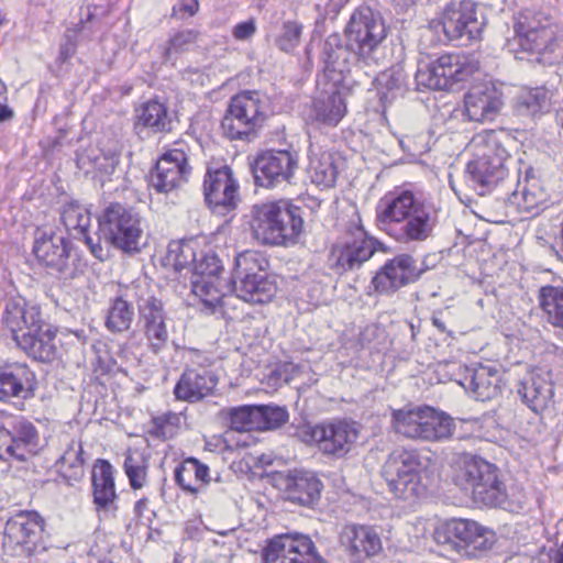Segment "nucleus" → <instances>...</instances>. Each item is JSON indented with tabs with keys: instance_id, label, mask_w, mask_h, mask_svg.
I'll return each mask as SVG.
<instances>
[{
	"instance_id": "obj_62",
	"label": "nucleus",
	"mask_w": 563,
	"mask_h": 563,
	"mask_svg": "<svg viewBox=\"0 0 563 563\" xmlns=\"http://www.w3.org/2000/svg\"><path fill=\"white\" fill-rule=\"evenodd\" d=\"M169 419H177V418H176L175 415L169 413V415H164V416H161V417H155L153 419V422L156 426L157 432L159 434L166 435L165 423H167L169 421Z\"/></svg>"
},
{
	"instance_id": "obj_34",
	"label": "nucleus",
	"mask_w": 563,
	"mask_h": 563,
	"mask_svg": "<svg viewBox=\"0 0 563 563\" xmlns=\"http://www.w3.org/2000/svg\"><path fill=\"white\" fill-rule=\"evenodd\" d=\"M429 406L405 407L394 410L391 426L396 433L411 440H421Z\"/></svg>"
},
{
	"instance_id": "obj_43",
	"label": "nucleus",
	"mask_w": 563,
	"mask_h": 563,
	"mask_svg": "<svg viewBox=\"0 0 563 563\" xmlns=\"http://www.w3.org/2000/svg\"><path fill=\"white\" fill-rule=\"evenodd\" d=\"M191 290L205 306L216 308L223 303L230 287L221 278H192Z\"/></svg>"
},
{
	"instance_id": "obj_15",
	"label": "nucleus",
	"mask_w": 563,
	"mask_h": 563,
	"mask_svg": "<svg viewBox=\"0 0 563 563\" xmlns=\"http://www.w3.org/2000/svg\"><path fill=\"white\" fill-rule=\"evenodd\" d=\"M264 563H327L312 540L301 533H285L271 539L263 551Z\"/></svg>"
},
{
	"instance_id": "obj_45",
	"label": "nucleus",
	"mask_w": 563,
	"mask_h": 563,
	"mask_svg": "<svg viewBox=\"0 0 563 563\" xmlns=\"http://www.w3.org/2000/svg\"><path fill=\"white\" fill-rule=\"evenodd\" d=\"M550 107L551 98L543 87L521 91L516 101V109L521 115L534 117L549 111Z\"/></svg>"
},
{
	"instance_id": "obj_18",
	"label": "nucleus",
	"mask_w": 563,
	"mask_h": 563,
	"mask_svg": "<svg viewBox=\"0 0 563 563\" xmlns=\"http://www.w3.org/2000/svg\"><path fill=\"white\" fill-rule=\"evenodd\" d=\"M493 538L492 531L468 519H452L434 531V540L438 543L461 544L473 550L490 548Z\"/></svg>"
},
{
	"instance_id": "obj_22",
	"label": "nucleus",
	"mask_w": 563,
	"mask_h": 563,
	"mask_svg": "<svg viewBox=\"0 0 563 563\" xmlns=\"http://www.w3.org/2000/svg\"><path fill=\"white\" fill-rule=\"evenodd\" d=\"M455 380L481 401L498 397L505 386L503 371L496 364H477L474 367H463L462 377L455 378Z\"/></svg>"
},
{
	"instance_id": "obj_21",
	"label": "nucleus",
	"mask_w": 563,
	"mask_h": 563,
	"mask_svg": "<svg viewBox=\"0 0 563 563\" xmlns=\"http://www.w3.org/2000/svg\"><path fill=\"white\" fill-rule=\"evenodd\" d=\"M140 324L147 340L148 347L158 353L166 345L169 334L163 302L156 297L137 294Z\"/></svg>"
},
{
	"instance_id": "obj_40",
	"label": "nucleus",
	"mask_w": 563,
	"mask_h": 563,
	"mask_svg": "<svg viewBox=\"0 0 563 563\" xmlns=\"http://www.w3.org/2000/svg\"><path fill=\"white\" fill-rule=\"evenodd\" d=\"M60 475L70 482H78L85 474V457L80 441L71 440L57 461Z\"/></svg>"
},
{
	"instance_id": "obj_24",
	"label": "nucleus",
	"mask_w": 563,
	"mask_h": 563,
	"mask_svg": "<svg viewBox=\"0 0 563 563\" xmlns=\"http://www.w3.org/2000/svg\"><path fill=\"white\" fill-rule=\"evenodd\" d=\"M503 93L490 82L473 86L464 97V113L470 121L485 123L496 119L503 108Z\"/></svg>"
},
{
	"instance_id": "obj_6",
	"label": "nucleus",
	"mask_w": 563,
	"mask_h": 563,
	"mask_svg": "<svg viewBox=\"0 0 563 563\" xmlns=\"http://www.w3.org/2000/svg\"><path fill=\"white\" fill-rule=\"evenodd\" d=\"M518 45L536 56V60L552 65L563 59V47L558 41L556 26L541 13L522 12L515 23Z\"/></svg>"
},
{
	"instance_id": "obj_64",
	"label": "nucleus",
	"mask_w": 563,
	"mask_h": 563,
	"mask_svg": "<svg viewBox=\"0 0 563 563\" xmlns=\"http://www.w3.org/2000/svg\"><path fill=\"white\" fill-rule=\"evenodd\" d=\"M556 122L561 126V129H563V108H561L556 112Z\"/></svg>"
},
{
	"instance_id": "obj_20",
	"label": "nucleus",
	"mask_w": 563,
	"mask_h": 563,
	"mask_svg": "<svg viewBox=\"0 0 563 563\" xmlns=\"http://www.w3.org/2000/svg\"><path fill=\"white\" fill-rule=\"evenodd\" d=\"M424 272L417 260L408 254H400L387 261L375 274L372 286L377 292L391 294L416 282Z\"/></svg>"
},
{
	"instance_id": "obj_35",
	"label": "nucleus",
	"mask_w": 563,
	"mask_h": 563,
	"mask_svg": "<svg viewBox=\"0 0 563 563\" xmlns=\"http://www.w3.org/2000/svg\"><path fill=\"white\" fill-rule=\"evenodd\" d=\"M307 174L310 180L317 186L325 188L332 187L338 176L334 155L331 152L323 151L319 146L311 145L309 148Z\"/></svg>"
},
{
	"instance_id": "obj_41",
	"label": "nucleus",
	"mask_w": 563,
	"mask_h": 563,
	"mask_svg": "<svg viewBox=\"0 0 563 563\" xmlns=\"http://www.w3.org/2000/svg\"><path fill=\"white\" fill-rule=\"evenodd\" d=\"M172 119L166 106L158 100H150L137 110L136 128L142 125L154 132L170 130Z\"/></svg>"
},
{
	"instance_id": "obj_50",
	"label": "nucleus",
	"mask_w": 563,
	"mask_h": 563,
	"mask_svg": "<svg viewBox=\"0 0 563 563\" xmlns=\"http://www.w3.org/2000/svg\"><path fill=\"white\" fill-rule=\"evenodd\" d=\"M303 25L297 20H287L282 23L275 37V45L284 53L294 52L300 44Z\"/></svg>"
},
{
	"instance_id": "obj_17",
	"label": "nucleus",
	"mask_w": 563,
	"mask_h": 563,
	"mask_svg": "<svg viewBox=\"0 0 563 563\" xmlns=\"http://www.w3.org/2000/svg\"><path fill=\"white\" fill-rule=\"evenodd\" d=\"M190 173L184 148H170L158 158L151 175V185L157 192L168 194L186 184Z\"/></svg>"
},
{
	"instance_id": "obj_14",
	"label": "nucleus",
	"mask_w": 563,
	"mask_h": 563,
	"mask_svg": "<svg viewBox=\"0 0 563 563\" xmlns=\"http://www.w3.org/2000/svg\"><path fill=\"white\" fill-rule=\"evenodd\" d=\"M358 433L356 422L334 419L309 428L307 435L322 454L341 459L352 450Z\"/></svg>"
},
{
	"instance_id": "obj_1",
	"label": "nucleus",
	"mask_w": 563,
	"mask_h": 563,
	"mask_svg": "<svg viewBox=\"0 0 563 563\" xmlns=\"http://www.w3.org/2000/svg\"><path fill=\"white\" fill-rule=\"evenodd\" d=\"M377 220L398 242H422L438 224V210L410 190L395 189L379 201Z\"/></svg>"
},
{
	"instance_id": "obj_57",
	"label": "nucleus",
	"mask_w": 563,
	"mask_h": 563,
	"mask_svg": "<svg viewBox=\"0 0 563 563\" xmlns=\"http://www.w3.org/2000/svg\"><path fill=\"white\" fill-rule=\"evenodd\" d=\"M15 459L21 461L22 449L14 443L13 433L0 428V460Z\"/></svg>"
},
{
	"instance_id": "obj_54",
	"label": "nucleus",
	"mask_w": 563,
	"mask_h": 563,
	"mask_svg": "<svg viewBox=\"0 0 563 563\" xmlns=\"http://www.w3.org/2000/svg\"><path fill=\"white\" fill-rule=\"evenodd\" d=\"M192 278H220L222 265L214 254H205L199 260L195 258Z\"/></svg>"
},
{
	"instance_id": "obj_26",
	"label": "nucleus",
	"mask_w": 563,
	"mask_h": 563,
	"mask_svg": "<svg viewBox=\"0 0 563 563\" xmlns=\"http://www.w3.org/2000/svg\"><path fill=\"white\" fill-rule=\"evenodd\" d=\"M33 253L38 262L58 273H64L68 268L70 246L60 234L38 231Z\"/></svg>"
},
{
	"instance_id": "obj_5",
	"label": "nucleus",
	"mask_w": 563,
	"mask_h": 563,
	"mask_svg": "<svg viewBox=\"0 0 563 563\" xmlns=\"http://www.w3.org/2000/svg\"><path fill=\"white\" fill-rule=\"evenodd\" d=\"M383 477L395 497L412 500L427 495L433 482L430 459L423 460L417 451H393L383 466Z\"/></svg>"
},
{
	"instance_id": "obj_8",
	"label": "nucleus",
	"mask_w": 563,
	"mask_h": 563,
	"mask_svg": "<svg viewBox=\"0 0 563 563\" xmlns=\"http://www.w3.org/2000/svg\"><path fill=\"white\" fill-rule=\"evenodd\" d=\"M98 222L101 238L123 253H140L145 245L142 218L132 209L111 203L104 208Z\"/></svg>"
},
{
	"instance_id": "obj_48",
	"label": "nucleus",
	"mask_w": 563,
	"mask_h": 563,
	"mask_svg": "<svg viewBox=\"0 0 563 563\" xmlns=\"http://www.w3.org/2000/svg\"><path fill=\"white\" fill-rule=\"evenodd\" d=\"M195 252L190 244L173 242L168 245L167 253L163 260L166 268H172L175 272H181L188 265L194 263Z\"/></svg>"
},
{
	"instance_id": "obj_53",
	"label": "nucleus",
	"mask_w": 563,
	"mask_h": 563,
	"mask_svg": "<svg viewBox=\"0 0 563 563\" xmlns=\"http://www.w3.org/2000/svg\"><path fill=\"white\" fill-rule=\"evenodd\" d=\"M124 471L129 477L132 488L140 489L145 485L147 465L142 455L132 453L126 454L124 460Z\"/></svg>"
},
{
	"instance_id": "obj_3",
	"label": "nucleus",
	"mask_w": 563,
	"mask_h": 563,
	"mask_svg": "<svg viewBox=\"0 0 563 563\" xmlns=\"http://www.w3.org/2000/svg\"><path fill=\"white\" fill-rule=\"evenodd\" d=\"M510 143L512 140L505 132L493 130L477 133L470 141L467 150L473 158L467 164V174L479 194L506 177Z\"/></svg>"
},
{
	"instance_id": "obj_7",
	"label": "nucleus",
	"mask_w": 563,
	"mask_h": 563,
	"mask_svg": "<svg viewBox=\"0 0 563 563\" xmlns=\"http://www.w3.org/2000/svg\"><path fill=\"white\" fill-rule=\"evenodd\" d=\"M454 481L463 490L472 494L477 503L489 507L505 503V487L498 479L497 467L481 457L464 456L459 463Z\"/></svg>"
},
{
	"instance_id": "obj_38",
	"label": "nucleus",
	"mask_w": 563,
	"mask_h": 563,
	"mask_svg": "<svg viewBox=\"0 0 563 563\" xmlns=\"http://www.w3.org/2000/svg\"><path fill=\"white\" fill-rule=\"evenodd\" d=\"M537 299L545 321L563 330V286H542Z\"/></svg>"
},
{
	"instance_id": "obj_52",
	"label": "nucleus",
	"mask_w": 563,
	"mask_h": 563,
	"mask_svg": "<svg viewBox=\"0 0 563 563\" xmlns=\"http://www.w3.org/2000/svg\"><path fill=\"white\" fill-rule=\"evenodd\" d=\"M13 437L15 445L22 449L21 461L26 460L36 445L37 432L34 426L26 420H18L14 426Z\"/></svg>"
},
{
	"instance_id": "obj_16",
	"label": "nucleus",
	"mask_w": 563,
	"mask_h": 563,
	"mask_svg": "<svg viewBox=\"0 0 563 563\" xmlns=\"http://www.w3.org/2000/svg\"><path fill=\"white\" fill-rule=\"evenodd\" d=\"M375 252V243L362 228L339 239L331 247L328 263L332 271L343 274L361 267Z\"/></svg>"
},
{
	"instance_id": "obj_59",
	"label": "nucleus",
	"mask_w": 563,
	"mask_h": 563,
	"mask_svg": "<svg viewBox=\"0 0 563 563\" xmlns=\"http://www.w3.org/2000/svg\"><path fill=\"white\" fill-rule=\"evenodd\" d=\"M399 144L404 151L411 155H418L427 151V142L423 134H420L417 137L405 135L399 140Z\"/></svg>"
},
{
	"instance_id": "obj_33",
	"label": "nucleus",
	"mask_w": 563,
	"mask_h": 563,
	"mask_svg": "<svg viewBox=\"0 0 563 563\" xmlns=\"http://www.w3.org/2000/svg\"><path fill=\"white\" fill-rule=\"evenodd\" d=\"M322 483L311 472L295 471L285 478V489L288 498L300 505H309L321 493Z\"/></svg>"
},
{
	"instance_id": "obj_37",
	"label": "nucleus",
	"mask_w": 563,
	"mask_h": 563,
	"mask_svg": "<svg viewBox=\"0 0 563 563\" xmlns=\"http://www.w3.org/2000/svg\"><path fill=\"white\" fill-rule=\"evenodd\" d=\"M346 113V104L336 90L324 91L313 102L314 119L329 126H335Z\"/></svg>"
},
{
	"instance_id": "obj_47",
	"label": "nucleus",
	"mask_w": 563,
	"mask_h": 563,
	"mask_svg": "<svg viewBox=\"0 0 563 563\" xmlns=\"http://www.w3.org/2000/svg\"><path fill=\"white\" fill-rule=\"evenodd\" d=\"M544 200L545 192L536 180L527 183L511 196V203L520 213H533Z\"/></svg>"
},
{
	"instance_id": "obj_13",
	"label": "nucleus",
	"mask_w": 563,
	"mask_h": 563,
	"mask_svg": "<svg viewBox=\"0 0 563 563\" xmlns=\"http://www.w3.org/2000/svg\"><path fill=\"white\" fill-rule=\"evenodd\" d=\"M267 100L255 90H245L231 98L222 120L230 139H243L258 128L266 117Z\"/></svg>"
},
{
	"instance_id": "obj_25",
	"label": "nucleus",
	"mask_w": 563,
	"mask_h": 563,
	"mask_svg": "<svg viewBox=\"0 0 563 563\" xmlns=\"http://www.w3.org/2000/svg\"><path fill=\"white\" fill-rule=\"evenodd\" d=\"M203 192L209 206L235 208L239 201V185L231 168H209L203 181Z\"/></svg>"
},
{
	"instance_id": "obj_12",
	"label": "nucleus",
	"mask_w": 563,
	"mask_h": 563,
	"mask_svg": "<svg viewBox=\"0 0 563 563\" xmlns=\"http://www.w3.org/2000/svg\"><path fill=\"white\" fill-rule=\"evenodd\" d=\"M45 520L36 511H19L4 526L3 545L15 555L30 558L49 549Z\"/></svg>"
},
{
	"instance_id": "obj_49",
	"label": "nucleus",
	"mask_w": 563,
	"mask_h": 563,
	"mask_svg": "<svg viewBox=\"0 0 563 563\" xmlns=\"http://www.w3.org/2000/svg\"><path fill=\"white\" fill-rule=\"evenodd\" d=\"M439 67V58L430 63H419L416 71V82L418 87H424L434 90H445V79Z\"/></svg>"
},
{
	"instance_id": "obj_9",
	"label": "nucleus",
	"mask_w": 563,
	"mask_h": 563,
	"mask_svg": "<svg viewBox=\"0 0 563 563\" xmlns=\"http://www.w3.org/2000/svg\"><path fill=\"white\" fill-rule=\"evenodd\" d=\"M266 261L254 251H245L235 256L233 271V290L244 301L265 303L276 292V282L264 268Z\"/></svg>"
},
{
	"instance_id": "obj_2",
	"label": "nucleus",
	"mask_w": 563,
	"mask_h": 563,
	"mask_svg": "<svg viewBox=\"0 0 563 563\" xmlns=\"http://www.w3.org/2000/svg\"><path fill=\"white\" fill-rule=\"evenodd\" d=\"M3 321L29 356L41 362L55 358V333L41 319L38 307L29 305L22 297L11 298L5 305Z\"/></svg>"
},
{
	"instance_id": "obj_42",
	"label": "nucleus",
	"mask_w": 563,
	"mask_h": 563,
	"mask_svg": "<svg viewBox=\"0 0 563 563\" xmlns=\"http://www.w3.org/2000/svg\"><path fill=\"white\" fill-rule=\"evenodd\" d=\"M134 320V308L122 295L110 300L106 314V328L112 333L128 331Z\"/></svg>"
},
{
	"instance_id": "obj_61",
	"label": "nucleus",
	"mask_w": 563,
	"mask_h": 563,
	"mask_svg": "<svg viewBox=\"0 0 563 563\" xmlns=\"http://www.w3.org/2000/svg\"><path fill=\"white\" fill-rule=\"evenodd\" d=\"M179 10L192 16L199 10V2L197 0H184L179 5Z\"/></svg>"
},
{
	"instance_id": "obj_30",
	"label": "nucleus",
	"mask_w": 563,
	"mask_h": 563,
	"mask_svg": "<svg viewBox=\"0 0 563 563\" xmlns=\"http://www.w3.org/2000/svg\"><path fill=\"white\" fill-rule=\"evenodd\" d=\"M217 386L216 377L206 369H186L175 386L177 399L195 402L210 395Z\"/></svg>"
},
{
	"instance_id": "obj_56",
	"label": "nucleus",
	"mask_w": 563,
	"mask_h": 563,
	"mask_svg": "<svg viewBox=\"0 0 563 563\" xmlns=\"http://www.w3.org/2000/svg\"><path fill=\"white\" fill-rule=\"evenodd\" d=\"M378 91H402L404 74L400 68H390L377 77Z\"/></svg>"
},
{
	"instance_id": "obj_51",
	"label": "nucleus",
	"mask_w": 563,
	"mask_h": 563,
	"mask_svg": "<svg viewBox=\"0 0 563 563\" xmlns=\"http://www.w3.org/2000/svg\"><path fill=\"white\" fill-rule=\"evenodd\" d=\"M198 35L199 33L196 30L185 29L177 31L163 47V59L168 62L175 55L188 51L197 42Z\"/></svg>"
},
{
	"instance_id": "obj_32",
	"label": "nucleus",
	"mask_w": 563,
	"mask_h": 563,
	"mask_svg": "<svg viewBox=\"0 0 563 563\" xmlns=\"http://www.w3.org/2000/svg\"><path fill=\"white\" fill-rule=\"evenodd\" d=\"M93 501L98 510H115V487L113 467L106 460H99L92 470Z\"/></svg>"
},
{
	"instance_id": "obj_23",
	"label": "nucleus",
	"mask_w": 563,
	"mask_h": 563,
	"mask_svg": "<svg viewBox=\"0 0 563 563\" xmlns=\"http://www.w3.org/2000/svg\"><path fill=\"white\" fill-rule=\"evenodd\" d=\"M297 164V157L288 151L263 153L253 166L255 183L262 187H272L282 181H288Z\"/></svg>"
},
{
	"instance_id": "obj_10",
	"label": "nucleus",
	"mask_w": 563,
	"mask_h": 563,
	"mask_svg": "<svg viewBox=\"0 0 563 563\" xmlns=\"http://www.w3.org/2000/svg\"><path fill=\"white\" fill-rule=\"evenodd\" d=\"M346 47L366 66L378 65L377 49L387 36V27L379 13L369 8L356 10L345 26Z\"/></svg>"
},
{
	"instance_id": "obj_29",
	"label": "nucleus",
	"mask_w": 563,
	"mask_h": 563,
	"mask_svg": "<svg viewBox=\"0 0 563 563\" xmlns=\"http://www.w3.org/2000/svg\"><path fill=\"white\" fill-rule=\"evenodd\" d=\"M60 216L68 233L75 239H82L96 258L103 261L107 257V252L100 243H95L88 235L91 220L90 213L85 207L76 202H69L63 207Z\"/></svg>"
},
{
	"instance_id": "obj_46",
	"label": "nucleus",
	"mask_w": 563,
	"mask_h": 563,
	"mask_svg": "<svg viewBox=\"0 0 563 563\" xmlns=\"http://www.w3.org/2000/svg\"><path fill=\"white\" fill-rule=\"evenodd\" d=\"M347 48L341 45V40L338 35H331L327 38L322 52V60L325 69L330 71H338L344 74L349 71L347 66Z\"/></svg>"
},
{
	"instance_id": "obj_28",
	"label": "nucleus",
	"mask_w": 563,
	"mask_h": 563,
	"mask_svg": "<svg viewBox=\"0 0 563 563\" xmlns=\"http://www.w3.org/2000/svg\"><path fill=\"white\" fill-rule=\"evenodd\" d=\"M34 386V373L26 365L14 363L0 368V400L29 398L33 395Z\"/></svg>"
},
{
	"instance_id": "obj_36",
	"label": "nucleus",
	"mask_w": 563,
	"mask_h": 563,
	"mask_svg": "<svg viewBox=\"0 0 563 563\" xmlns=\"http://www.w3.org/2000/svg\"><path fill=\"white\" fill-rule=\"evenodd\" d=\"M438 58L440 70L444 75L446 89H450L460 81L468 79L479 69V63L473 56L444 54Z\"/></svg>"
},
{
	"instance_id": "obj_58",
	"label": "nucleus",
	"mask_w": 563,
	"mask_h": 563,
	"mask_svg": "<svg viewBox=\"0 0 563 563\" xmlns=\"http://www.w3.org/2000/svg\"><path fill=\"white\" fill-rule=\"evenodd\" d=\"M257 31V23L255 18H249L245 21L236 23L231 31L235 41L247 42L253 38Z\"/></svg>"
},
{
	"instance_id": "obj_60",
	"label": "nucleus",
	"mask_w": 563,
	"mask_h": 563,
	"mask_svg": "<svg viewBox=\"0 0 563 563\" xmlns=\"http://www.w3.org/2000/svg\"><path fill=\"white\" fill-rule=\"evenodd\" d=\"M92 164L95 170L100 175H110L115 169L118 158L113 156L95 157Z\"/></svg>"
},
{
	"instance_id": "obj_11",
	"label": "nucleus",
	"mask_w": 563,
	"mask_h": 563,
	"mask_svg": "<svg viewBox=\"0 0 563 563\" xmlns=\"http://www.w3.org/2000/svg\"><path fill=\"white\" fill-rule=\"evenodd\" d=\"M487 21L485 14L472 0L451 2L445 5L439 19L429 24L434 32L442 31L446 41L471 43L482 38Z\"/></svg>"
},
{
	"instance_id": "obj_44",
	"label": "nucleus",
	"mask_w": 563,
	"mask_h": 563,
	"mask_svg": "<svg viewBox=\"0 0 563 563\" xmlns=\"http://www.w3.org/2000/svg\"><path fill=\"white\" fill-rule=\"evenodd\" d=\"M453 429L454 421L449 415L429 407L422 441L435 442L448 440L453 435Z\"/></svg>"
},
{
	"instance_id": "obj_39",
	"label": "nucleus",
	"mask_w": 563,
	"mask_h": 563,
	"mask_svg": "<svg viewBox=\"0 0 563 563\" xmlns=\"http://www.w3.org/2000/svg\"><path fill=\"white\" fill-rule=\"evenodd\" d=\"M219 415L231 430L244 432L260 429L261 413L256 405L223 408Z\"/></svg>"
},
{
	"instance_id": "obj_27",
	"label": "nucleus",
	"mask_w": 563,
	"mask_h": 563,
	"mask_svg": "<svg viewBox=\"0 0 563 563\" xmlns=\"http://www.w3.org/2000/svg\"><path fill=\"white\" fill-rule=\"evenodd\" d=\"M518 394L532 411L547 409L554 394L550 373L542 368L531 369L520 382Z\"/></svg>"
},
{
	"instance_id": "obj_4",
	"label": "nucleus",
	"mask_w": 563,
	"mask_h": 563,
	"mask_svg": "<svg viewBox=\"0 0 563 563\" xmlns=\"http://www.w3.org/2000/svg\"><path fill=\"white\" fill-rule=\"evenodd\" d=\"M250 227L253 238L264 245H288L297 242L303 229L299 209L287 200L255 205Z\"/></svg>"
},
{
	"instance_id": "obj_19",
	"label": "nucleus",
	"mask_w": 563,
	"mask_h": 563,
	"mask_svg": "<svg viewBox=\"0 0 563 563\" xmlns=\"http://www.w3.org/2000/svg\"><path fill=\"white\" fill-rule=\"evenodd\" d=\"M339 544L354 563H365L383 550L378 532L366 525L343 526L339 532Z\"/></svg>"
},
{
	"instance_id": "obj_55",
	"label": "nucleus",
	"mask_w": 563,
	"mask_h": 563,
	"mask_svg": "<svg viewBox=\"0 0 563 563\" xmlns=\"http://www.w3.org/2000/svg\"><path fill=\"white\" fill-rule=\"evenodd\" d=\"M261 413L258 419L260 429H276L284 424L288 419V413L285 408L278 406H257Z\"/></svg>"
},
{
	"instance_id": "obj_63",
	"label": "nucleus",
	"mask_w": 563,
	"mask_h": 563,
	"mask_svg": "<svg viewBox=\"0 0 563 563\" xmlns=\"http://www.w3.org/2000/svg\"><path fill=\"white\" fill-rule=\"evenodd\" d=\"M2 87H0V92ZM13 118V111L4 103L0 102V122L11 120Z\"/></svg>"
},
{
	"instance_id": "obj_31",
	"label": "nucleus",
	"mask_w": 563,
	"mask_h": 563,
	"mask_svg": "<svg viewBox=\"0 0 563 563\" xmlns=\"http://www.w3.org/2000/svg\"><path fill=\"white\" fill-rule=\"evenodd\" d=\"M176 484L183 492L197 496L210 483V470L196 457L185 459L174 472Z\"/></svg>"
}]
</instances>
